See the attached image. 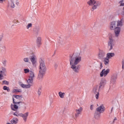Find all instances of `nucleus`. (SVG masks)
Here are the masks:
<instances>
[{
    "instance_id": "obj_24",
    "label": "nucleus",
    "mask_w": 124,
    "mask_h": 124,
    "mask_svg": "<svg viewBox=\"0 0 124 124\" xmlns=\"http://www.w3.org/2000/svg\"><path fill=\"white\" fill-rule=\"evenodd\" d=\"M34 32L36 33L37 35H38V33L39 31H40V28L39 27H36L35 29L33 30Z\"/></svg>"
},
{
    "instance_id": "obj_31",
    "label": "nucleus",
    "mask_w": 124,
    "mask_h": 124,
    "mask_svg": "<svg viewBox=\"0 0 124 124\" xmlns=\"http://www.w3.org/2000/svg\"><path fill=\"white\" fill-rule=\"evenodd\" d=\"M1 85H9V82L7 81V80H3L2 82Z\"/></svg>"
},
{
    "instance_id": "obj_17",
    "label": "nucleus",
    "mask_w": 124,
    "mask_h": 124,
    "mask_svg": "<svg viewBox=\"0 0 124 124\" xmlns=\"http://www.w3.org/2000/svg\"><path fill=\"white\" fill-rule=\"evenodd\" d=\"M41 37H38L36 39V44L37 47H40L41 46L42 43L41 42Z\"/></svg>"
},
{
    "instance_id": "obj_1",
    "label": "nucleus",
    "mask_w": 124,
    "mask_h": 124,
    "mask_svg": "<svg viewBox=\"0 0 124 124\" xmlns=\"http://www.w3.org/2000/svg\"><path fill=\"white\" fill-rule=\"evenodd\" d=\"M81 61H82V57L79 53L73 54L69 60L71 68L72 69V70L74 71L75 73H79V71H80L81 65H78V63H79Z\"/></svg>"
},
{
    "instance_id": "obj_7",
    "label": "nucleus",
    "mask_w": 124,
    "mask_h": 124,
    "mask_svg": "<svg viewBox=\"0 0 124 124\" xmlns=\"http://www.w3.org/2000/svg\"><path fill=\"white\" fill-rule=\"evenodd\" d=\"M99 89H98V86L96 85L93 87V93L95 94V97L96 99H98L99 96Z\"/></svg>"
},
{
    "instance_id": "obj_3",
    "label": "nucleus",
    "mask_w": 124,
    "mask_h": 124,
    "mask_svg": "<svg viewBox=\"0 0 124 124\" xmlns=\"http://www.w3.org/2000/svg\"><path fill=\"white\" fill-rule=\"evenodd\" d=\"M109 29L111 31H114L115 36L118 37L121 32V27H118L117 25V21H114L110 23Z\"/></svg>"
},
{
    "instance_id": "obj_36",
    "label": "nucleus",
    "mask_w": 124,
    "mask_h": 124,
    "mask_svg": "<svg viewBox=\"0 0 124 124\" xmlns=\"http://www.w3.org/2000/svg\"><path fill=\"white\" fill-rule=\"evenodd\" d=\"M32 24L31 23H29L26 26V28L27 29H30V28H31V27H32Z\"/></svg>"
},
{
    "instance_id": "obj_43",
    "label": "nucleus",
    "mask_w": 124,
    "mask_h": 124,
    "mask_svg": "<svg viewBox=\"0 0 124 124\" xmlns=\"http://www.w3.org/2000/svg\"><path fill=\"white\" fill-rule=\"evenodd\" d=\"M121 15H122V16H124V10L121 12Z\"/></svg>"
},
{
    "instance_id": "obj_35",
    "label": "nucleus",
    "mask_w": 124,
    "mask_h": 124,
    "mask_svg": "<svg viewBox=\"0 0 124 124\" xmlns=\"http://www.w3.org/2000/svg\"><path fill=\"white\" fill-rule=\"evenodd\" d=\"M37 93L38 95H41V88H40L37 90Z\"/></svg>"
},
{
    "instance_id": "obj_16",
    "label": "nucleus",
    "mask_w": 124,
    "mask_h": 124,
    "mask_svg": "<svg viewBox=\"0 0 124 124\" xmlns=\"http://www.w3.org/2000/svg\"><path fill=\"white\" fill-rule=\"evenodd\" d=\"M124 25V19L123 18H121L117 21V25L118 28H121L123 27Z\"/></svg>"
},
{
    "instance_id": "obj_52",
    "label": "nucleus",
    "mask_w": 124,
    "mask_h": 124,
    "mask_svg": "<svg viewBox=\"0 0 124 124\" xmlns=\"http://www.w3.org/2000/svg\"><path fill=\"white\" fill-rule=\"evenodd\" d=\"M16 5H19V2H16Z\"/></svg>"
},
{
    "instance_id": "obj_18",
    "label": "nucleus",
    "mask_w": 124,
    "mask_h": 124,
    "mask_svg": "<svg viewBox=\"0 0 124 124\" xmlns=\"http://www.w3.org/2000/svg\"><path fill=\"white\" fill-rule=\"evenodd\" d=\"M19 85L21 88H23V89H30L31 88V85L30 84H24L20 82L19 83Z\"/></svg>"
},
{
    "instance_id": "obj_38",
    "label": "nucleus",
    "mask_w": 124,
    "mask_h": 124,
    "mask_svg": "<svg viewBox=\"0 0 124 124\" xmlns=\"http://www.w3.org/2000/svg\"><path fill=\"white\" fill-rule=\"evenodd\" d=\"M4 66H6V60H4L2 62Z\"/></svg>"
},
{
    "instance_id": "obj_26",
    "label": "nucleus",
    "mask_w": 124,
    "mask_h": 124,
    "mask_svg": "<svg viewBox=\"0 0 124 124\" xmlns=\"http://www.w3.org/2000/svg\"><path fill=\"white\" fill-rule=\"evenodd\" d=\"M59 95L61 98H64V95H65V93L60 92L59 93Z\"/></svg>"
},
{
    "instance_id": "obj_40",
    "label": "nucleus",
    "mask_w": 124,
    "mask_h": 124,
    "mask_svg": "<svg viewBox=\"0 0 124 124\" xmlns=\"http://www.w3.org/2000/svg\"><path fill=\"white\" fill-rule=\"evenodd\" d=\"M103 67V66L102 65V62H100V67L99 68L100 69H101Z\"/></svg>"
},
{
    "instance_id": "obj_41",
    "label": "nucleus",
    "mask_w": 124,
    "mask_h": 124,
    "mask_svg": "<svg viewBox=\"0 0 124 124\" xmlns=\"http://www.w3.org/2000/svg\"><path fill=\"white\" fill-rule=\"evenodd\" d=\"M90 109H91V110H93V105H91Z\"/></svg>"
},
{
    "instance_id": "obj_32",
    "label": "nucleus",
    "mask_w": 124,
    "mask_h": 124,
    "mask_svg": "<svg viewBox=\"0 0 124 124\" xmlns=\"http://www.w3.org/2000/svg\"><path fill=\"white\" fill-rule=\"evenodd\" d=\"M23 61L25 62H30V58L28 57L24 58Z\"/></svg>"
},
{
    "instance_id": "obj_33",
    "label": "nucleus",
    "mask_w": 124,
    "mask_h": 124,
    "mask_svg": "<svg viewBox=\"0 0 124 124\" xmlns=\"http://www.w3.org/2000/svg\"><path fill=\"white\" fill-rule=\"evenodd\" d=\"M120 6H124V0H121L119 2Z\"/></svg>"
},
{
    "instance_id": "obj_25",
    "label": "nucleus",
    "mask_w": 124,
    "mask_h": 124,
    "mask_svg": "<svg viewBox=\"0 0 124 124\" xmlns=\"http://www.w3.org/2000/svg\"><path fill=\"white\" fill-rule=\"evenodd\" d=\"M21 113H20L19 111H16L14 112L13 115H14V116H16V117H21Z\"/></svg>"
},
{
    "instance_id": "obj_28",
    "label": "nucleus",
    "mask_w": 124,
    "mask_h": 124,
    "mask_svg": "<svg viewBox=\"0 0 124 124\" xmlns=\"http://www.w3.org/2000/svg\"><path fill=\"white\" fill-rule=\"evenodd\" d=\"M104 64H105V65H108V64H109V59L106 57L104 58Z\"/></svg>"
},
{
    "instance_id": "obj_8",
    "label": "nucleus",
    "mask_w": 124,
    "mask_h": 124,
    "mask_svg": "<svg viewBox=\"0 0 124 124\" xmlns=\"http://www.w3.org/2000/svg\"><path fill=\"white\" fill-rule=\"evenodd\" d=\"M118 78V75L117 74H114L111 75L110 78V84L111 85H115L116 82H117V79Z\"/></svg>"
},
{
    "instance_id": "obj_34",
    "label": "nucleus",
    "mask_w": 124,
    "mask_h": 124,
    "mask_svg": "<svg viewBox=\"0 0 124 124\" xmlns=\"http://www.w3.org/2000/svg\"><path fill=\"white\" fill-rule=\"evenodd\" d=\"M24 73L27 74V73H30L31 71H30V69H24Z\"/></svg>"
},
{
    "instance_id": "obj_46",
    "label": "nucleus",
    "mask_w": 124,
    "mask_h": 124,
    "mask_svg": "<svg viewBox=\"0 0 124 124\" xmlns=\"http://www.w3.org/2000/svg\"><path fill=\"white\" fill-rule=\"evenodd\" d=\"M115 121H117V118L116 117H115L114 119H113V123H115Z\"/></svg>"
},
{
    "instance_id": "obj_14",
    "label": "nucleus",
    "mask_w": 124,
    "mask_h": 124,
    "mask_svg": "<svg viewBox=\"0 0 124 124\" xmlns=\"http://www.w3.org/2000/svg\"><path fill=\"white\" fill-rule=\"evenodd\" d=\"M105 107L103 105H101L100 106L96 108V111L99 113H103L105 111Z\"/></svg>"
},
{
    "instance_id": "obj_19",
    "label": "nucleus",
    "mask_w": 124,
    "mask_h": 124,
    "mask_svg": "<svg viewBox=\"0 0 124 124\" xmlns=\"http://www.w3.org/2000/svg\"><path fill=\"white\" fill-rule=\"evenodd\" d=\"M82 110H83V108L82 107H80L79 109L76 110V112L77 113L75 114L76 118H77V117L79 116V115L81 114V111Z\"/></svg>"
},
{
    "instance_id": "obj_27",
    "label": "nucleus",
    "mask_w": 124,
    "mask_h": 124,
    "mask_svg": "<svg viewBox=\"0 0 124 124\" xmlns=\"http://www.w3.org/2000/svg\"><path fill=\"white\" fill-rule=\"evenodd\" d=\"M27 81L28 85H31V84H32V82L33 81V78H29L27 80Z\"/></svg>"
},
{
    "instance_id": "obj_15",
    "label": "nucleus",
    "mask_w": 124,
    "mask_h": 124,
    "mask_svg": "<svg viewBox=\"0 0 124 124\" xmlns=\"http://www.w3.org/2000/svg\"><path fill=\"white\" fill-rule=\"evenodd\" d=\"M20 117H21L23 118L24 122H27L28 117H29V112H27L25 113H21Z\"/></svg>"
},
{
    "instance_id": "obj_29",
    "label": "nucleus",
    "mask_w": 124,
    "mask_h": 124,
    "mask_svg": "<svg viewBox=\"0 0 124 124\" xmlns=\"http://www.w3.org/2000/svg\"><path fill=\"white\" fill-rule=\"evenodd\" d=\"M14 97L15 98H16V99H21V98H23V96L22 95H13Z\"/></svg>"
},
{
    "instance_id": "obj_21",
    "label": "nucleus",
    "mask_w": 124,
    "mask_h": 124,
    "mask_svg": "<svg viewBox=\"0 0 124 124\" xmlns=\"http://www.w3.org/2000/svg\"><path fill=\"white\" fill-rule=\"evenodd\" d=\"M115 56V53H108L107 54V58L108 59H111L113 57Z\"/></svg>"
},
{
    "instance_id": "obj_2",
    "label": "nucleus",
    "mask_w": 124,
    "mask_h": 124,
    "mask_svg": "<svg viewBox=\"0 0 124 124\" xmlns=\"http://www.w3.org/2000/svg\"><path fill=\"white\" fill-rule=\"evenodd\" d=\"M40 65H39V73L38 75L37 79L39 81H42L43 79V76L46 73V66L45 65V62L42 59L39 60Z\"/></svg>"
},
{
    "instance_id": "obj_10",
    "label": "nucleus",
    "mask_w": 124,
    "mask_h": 124,
    "mask_svg": "<svg viewBox=\"0 0 124 124\" xmlns=\"http://www.w3.org/2000/svg\"><path fill=\"white\" fill-rule=\"evenodd\" d=\"M6 68L2 67L1 70L0 71V81H1L3 79L4 76H6Z\"/></svg>"
},
{
    "instance_id": "obj_50",
    "label": "nucleus",
    "mask_w": 124,
    "mask_h": 124,
    "mask_svg": "<svg viewBox=\"0 0 124 124\" xmlns=\"http://www.w3.org/2000/svg\"><path fill=\"white\" fill-rule=\"evenodd\" d=\"M58 2L59 3H61L62 2V0H58Z\"/></svg>"
},
{
    "instance_id": "obj_37",
    "label": "nucleus",
    "mask_w": 124,
    "mask_h": 124,
    "mask_svg": "<svg viewBox=\"0 0 124 124\" xmlns=\"http://www.w3.org/2000/svg\"><path fill=\"white\" fill-rule=\"evenodd\" d=\"M7 89H8V87L6 86H4L3 87V90H4V91H7Z\"/></svg>"
},
{
    "instance_id": "obj_45",
    "label": "nucleus",
    "mask_w": 124,
    "mask_h": 124,
    "mask_svg": "<svg viewBox=\"0 0 124 124\" xmlns=\"http://www.w3.org/2000/svg\"><path fill=\"white\" fill-rule=\"evenodd\" d=\"M6 91L8 92V93H9V92H10V89H9V87L7 88Z\"/></svg>"
},
{
    "instance_id": "obj_48",
    "label": "nucleus",
    "mask_w": 124,
    "mask_h": 124,
    "mask_svg": "<svg viewBox=\"0 0 124 124\" xmlns=\"http://www.w3.org/2000/svg\"><path fill=\"white\" fill-rule=\"evenodd\" d=\"M124 62H123V64H122V69H124Z\"/></svg>"
},
{
    "instance_id": "obj_20",
    "label": "nucleus",
    "mask_w": 124,
    "mask_h": 124,
    "mask_svg": "<svg viewBox=\"0 0 124 124\" xmlns=\"http://www.w3.org/2000/svg\"><path fill=\"white\" fill-rule=\"evenodd\" d=\"M19 120L16 117L13 118L10 121V123L12 124H17Z\"/></svg>"
},
{
    "instance_id": "obj_11",
    "label": "nucleus",
    "mask_w": 124,
    "mask_h": 124,
    "mask_svg": "<svg viewBox=\"0 0 124 124\" xmlns=\"http://www.w3.org/2000/svg\"><path fill=\"white\" fill-rule=\"evenodd\" d=\"M107 83V81L105 78H102L99 83V90H102V89L105 87V85H106Z\"/></svg>"
},
{
    "instance_id": "obj_42",
    "label": "nucleus",
    "mask_w": 124,
    "mask_h": 124,
    "mask_svg": "<svg viewBox=\"0 0 124 124\" xmlns=\"http://www.w3.org/2000/svg\"><path fill=\"white\" fill-rule=\"evenodd\" d=\"M17 93H22V90L21 89H17Z\"/></svg>"
},
{
    "instance_id": "obj_23",
    "label": "nucleus",
    "mask_w": 124,
    "mask_h": 124,
    "mask_svg": "<svg viewBox=\"0 0 124 124\" xmlns=\"http://www.w3.org/2000/svg\"><path fill=\"white\" fill-rule=\"evenodd\" d=\"M8 7H10V8H15V4H14V1L13 0H12L11 2L9 3Z\"/></svg>"
},
{
    "instance_id": "obj_39",
    "label": "nucleus",
    "mask_w": 124,
    "mask_h": 124,
    "mask_svg": "<svg viewBox=\"0 0 124 124\" xmlns=\"http://www.w3.org/2000/svg\"><path fill=\"white\" fill-rule=\"evenodd\" d=\"M18 89H14L13 90L12 93H18Z\"/></svg>"
},
{
    "instance_id": "obj_5",
    "label": "nucleus",
    "mask_w": 124,
    "mask_h": 124,
    "mask_svg": "<svg viewBox=\"0 0 124 124\" xmlns=\"http://www.w3.org/2000/svg\"><path fill=\"white\" fill-rule=\"evenodd\" d=\"M13 100L14 105L12 104L11 105V108L12 111H16L18 108V105L22 104V102H15L14 98H13Z\"/></svg>"
},
{
    "instance_id": "obj_51",
    "label": "nucleus",
    "mask_w": 124,
    "mask_h": 124,
    "mask_svg": "<svg viewBox=\"0 0 124 124\" xmlns=\"http://www.w3.org/2000/svg\"><path fill=\"white\" fill-rule=\"evenodd\" d=\"M2 40V37H0V42Z\"/></svg>"
},
{
    "instance_id": "obj_6",
    "label": "nucleus",
    "mask_w": 124,
    "mask_h": 124,
    "mask_svg": "<svg viewBox=\"0 0 124 124\" xmlns=\"http://www.w3.org/2000/svg\"><path fill=\"white\" fill-rule=\"evenodd\" d=\"M115 45L114 43V40L112 37H109V39L108 42V48L109 49V51H111L113 49V46Z\"/></svg>"
},
{
    "instance_id": "obj_44",
    "label": "nucleus",
    "mask_w": 124,
    "mask_h": 124,
    "mask_svg": "<svg viewBox=\"0 0 124 124\" xmlns=\"http://www.w3.org/2000/svg\"><path fill=\"white\" fill-rule=\"evenodd\" d=\"M5 0H0V3H2Z\"/></svg>"
},
{
    "instance_id": "obj_4",
    "label": "nucleus",
    "mask_w": 124,
    "mask_h": 124,
    "mask_svg": "<svg viewBox=\"0 0 124 124\" xmlns=\"http://www.w3.org/2000/svg\"><path fill=\"white\" fill-rule=\"evenodd\" d=\"M88 4L89 5H93L92 10V11H93L94 10H95L96 8H97V7L100 6L101 5V2L99 1H95V0H90L88 2Z\"/></svg>"
},
{
    "instance_id": "obj_49",
    "label": "nucleus",
    "mask_w": 124,
    "mask_h": 124,
    "mask_svg": "<svg viewBox=\"0 0 124 124\" xmlns=\"http://www.w3.org/2000/svg\"><path fill=\"white\" fill-rule=\"evenodd\" d=\"M1 48L2 49H5V46H2Z\"/></svg>"
},
{
    "instance_id": "obj_53",
    "label": "nucleus",
    "mask_w": 124,
    "mask_h": 124,
    "mask_svg": "<svg viewBox=\"0 0 124 124\" xmlns=\"http://www.w3.org/2000/svg\"><path fill=\"white\" fill-rule=\"evenodd\" d=\"M59 43H60V44L62 45V42H59Z\"/></svg>"
},
{
    "instance_id": "obj_13",
    "label": "nucleus",
    "mask_w": 124,
    "mask_h": 124,
    "mask_svg": "<svg viewBox=\"0 0 124 124\" xmlns=\"http://www.w3.org/2000/svg\"><path fill=\"white\" fill-rule=\"evenodd\" d=\"M30 60L31 62H32V64H33V65H34V64H35V63L36 62V55L33 53L32 54V56L30 57Z\"/></svg>"
},
{
    "instance_id": "obj_9",
    "label": "nucleus",
    "mask_w": 124,
    "mask_h": 124,
    "mask_svg": "<svg viewBox=\"0 0 124 124\" xmlns=\"http://www.w3.org/2000/svg\"><path fill=\"white\" fill-rule=\"evenodd\" d=\"M105 56H106V53H105V51L99 49L98 59H99V60H104V59L105 58Z\"/></svg>"
},
{
    "instance_id": "obj_12",
    "label": "nucleus",
    "mask_w": 124,
    "mask_h": 124,
    "mask_svg": "<svg viewBox=\"0 0 124 124\" xmlns=\"http://www.w3.org/2000/svg\"><path fill=\"white\" fill-rule=\"evenodd\" d=\"M109 72H110V70L109 69H107L106 70L105 69H103L100 73V77H103V76L106 77V76L108 75Z\"/></svg>"
},
{
    "instance_id": "obj_30",
    "label": "nucleus",
    "mask_w": 124,
    "mask_h": 124,
    "mask_svg": "<svg viewBox=\"0 0 124 124\" xmlns=\"http://www.w3.org/2000/svg\"><path fill=\"white\" fill-rule=\"evenodd\" d=\"M94 118H96L97 120H98V119L100 118V113L95 112L94 114Z\"/></svg>"
},
{
    "instance_id": "obj_47",
    "label": "nucleus",
    "mask_w": 124,
    "mask_h": 124,
    "mask_svg": "<svg viewBox=\"0 0 124 124\" xmlns=\"http://www.w3.org/2000/svg\"><path fill=\"white\" fill-rule=\"evenodd\" d=\"M113 108L112 107V108H111V109L110 114L112 113V112H113Z\"/></svg>"
},
{
    "instance_id": "obj_54",
    "label": "nucleus",
    "mask_w": 124,
    "mask_h": 124,
    "mask_svg": "<svg viewBox=\"0 0 124 124\" xmlns=\"http://www.w3.org/2000/svg\"><path fill=\"white\" fill-rule=\"evenodd\" d=\"M55 67H58V65L55 64Z\"/></svg>"
},
{
    "instance_id": "obj_22",
    "label": "nucleus",
    "mask_w": 124,
    "mask_h": 124,
    "mask_svg": "<svg viewBox=\"0 0 124 124\" xmlns=\"http://www.w3.org/2000/svg\"><path fill=\"white\" fill-rule=\"evenodd\" d=\"M29 78H31V79H33L35 77L34 75V72H33V71L31 70L30 73H29Z\"/></svg>"
}]
</instances>
